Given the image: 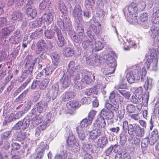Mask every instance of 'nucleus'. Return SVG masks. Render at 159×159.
<instances>
[{
  "label": "nucleus",
  "instance_id": "2eb2a0df",
  "mask_svg": "<svg viewBox=\"0 0 159 159\" xmlns=\"http://www.w3.org/2000/svg\"><path fill=\"white\" fill-rule=\"evenodd\" d=\"M96 129L95 128V129H93L92 131H90L89 132V141H93V140L96 139L100 135L101 130Z\"/></svg>",
  "mask_w": 159,
  "mask_h": 159
},
{
  "label": "nucleus",
  "instance_id": "1a4fd4ad",
  "mask_svg": "<svg viewBox=\"0 0 159 159\" xmlns=\"http://www.w3.org/2000/svg\"><path fill=\"white\" fill-rule=\"evenodd\" d=\"M151 37L154 39L157 37L156 41L159 42V28L156 25H152L150 28L149 32Z\"/></svg>",
  "mask_w": 159,
  "mask_h": 159
},
{
  "label": "nucleus",
  "instance_id": "49530a36",
  "mask_svg": "<svg viewBox=\"0 0 159 159\" xmlns=\"http://www.w3.org/2000/svg\"><path fill=\"white\" fill-rule=\"evenodd\" d=\"M149 139L148 138H145L142 140L141 146L142 148L145 150L148 145Z\"/></svg>",
  "mask_w": 159,
  "mask_h": 159
},
{
  "label": "nucleus",
  "instance_id": "37998d69",
  "mask_svg": "<svg viewBox=\"0 0 159 159\" xmlns=\"http://www.w3.org/2000/svg\"><path fill=\"white\" fill-rule=\"evenodd\" d=\"M55 33L52 30H47L44 32L45 36L48 39H51L54 35Z\"/></svg>",
  "mask_w": 159,
  "mask_h": 159
},
{
  "label": "nucleus",
  "instance_id": "4d7b16f0",
  "mask_svg": "<svg viewBox=\"0 0 159 159\" xmlns=\"http://www.w3.org/2000/svg\"><path fill=\"white\" fill-rule=\"evenodd\" d=\"M76 30L77 33L80 35H83L84 33V30L82 25H77Z\"/></svg>",
  "mask_w": 159,
  "mask_h": 159
},
{
  "label": "nucleus",
  "instance_id": "3c124183",
  "mask_svg": "<svg viewBox=\"0 0 159 159\" xmlns=\"http://www.w3.org/2000/svg\"><path fill=\"white\" fill-rule=\"evenodd\" d=\"M12 131V130L8 131L2 134L1 135L2 139H9Z\"/></svg>",
  "mask_w": 159,
  "mask_h": 159
},
{
  "label": "nucleus",
  "instance_id": "a18cd8bd",
  "mask_svg": "<svg viewBox=\"0 0 159 159\" xmlns=\"http://www.w3.org/2000/svg\"><path fill=\"white\" fill-rule=\"evenodd\" d=\"M43 34V31L39 29L37 30L33 33L31 36L34 39H36L37 37L41 36Z\"/></svg>",
  "mask_w": 159,
  "mask_h": 159
},
{
  "label": "nucleus",
  "instance_id": "a211bd4d",
  "mask_svg": "<svg viewBox=\"0 0 159 159\" xmlns=\"http://www.w3.org/2000/svg\"><path fill=\"white\" fill-rule=\"evenodd\" d=\"M86 37L84 36L81 40L83 42L82 43V46L85 49L93 50V47L91 45V42L90 41L88 40Z\"/></svg>",
  "mask_w": 159,
  "mask_h": 159
},
{
  "label": "nucleus",
  "instance_id": "09e8293b",
  "mask_svg": "<svg viewBox=\"0 0 159 159\" xmlns=\"http://www.w3.org/2000/svg\"><path fill=\"white\" fill-rule=\"evenodd\" d=\"M103 48V45L102 43L99 41L96 42L95 43V47L93 48L95 51H98Z\"/></svg>",
  "mask_w": 159,
  "mask_h": 159
},
{
  "label": "nucleus",
  "instance_id": "473e14b6",
  "mask_svg": "<svg viewBox=\"0 0 159 159\" xmlns=\"http://www.w3.org/2000/svg\"><path fill=\"white\" fill-rule=\"evenodd\" d=\"M82 10L80 7H75L73 11V15L75 17H81Z\"/></svg>",
  "mask_w": 159,
  "mask_h": 159
},
{
  "label": "nucleus",
  "instance_id": "6ab92c4d",
  "mask_svg": "<svg viewBox=\"0 0 159 159\" xmlns=\"http://www.w3.org/2000/svg\"><path fill=\"white\" fill-rule=\"evenodd\" d=\"M26 13L29 16L32 18H34L36 16L37 11L36 9L32 6L26 7Z\"/></svg>",
  "mask_w": 159,
  "mask_h": 159
},
{
  "label": "nucleus",
  "instance_id": "c03bdc74",
  "mask_svg": "<svg viewBox=\"0 0 159 159\" xmlns=\"http://www.w3.org/2000/svg\"><path fill=\"white\" fill-rule=\"evenodd\" d=\"M28 91L25 90L24 92L22 93L15 100L16 102L17 103H22L23 101V99L24 98L26 94Z\"/></svg>",
  "mask_w": 159,
  "mask_h": 159
},
{
  "label": "nucleus",
  "instance_id": "aec40b11",
  "mask_svg": "<svg viewBox=\"0 0 159 159\" xmlns=\"http://www.w3.org/2000/svg\"><path fill=\"white\" fill-rule=\"evenodd\" d=\"M106 63L108 66H113L116 67V63L115 59H114L110 54H108L107 56Z\"/></svg>",
  "mask_w": 159,
  "mask_h": 159
},
{
  "label": "nucleus",
  "instance_id": "6e6552de",
  "mask_svg": "<svg viewBox=\"0 0 159 159\" xmlns=\"http://www.w3.org/2000/svg\"><path fill=\"white\" fill-rule=\"evenodd\" d=\"M123 128L124 132L126 133L128 132L129 135H133L135 132V124H129L128 122L125 120L123 123Z\"/></svg>",
  "mask_w": 159,
  "mask_h": 159
},
{
  "label": "nucleus",
  "instance_id": "69168bd1",
  "mask_svg": "<svg viewBox=\"0 0 159 159\" xmlns=\"http://www.w3.org/2000/svg\"><path fill=\"white\" fill-rule=\"evenodd\" d=\"M86 142H84L83 144L82 149L84 151L87 152L90 150V145L89 144L86 143Z\"/></svg>",
  "mask_w": 159,
  "mask_h": 159
},
{
  "label": "nucleus",
  "instance_id": "c85d7f7f",
  "mask_svg": "<svg viewBox=\"0 0 159 159\" xmlns=\"http://www.w3.org/2000/svg\"><path fill=\"white\" fill-rule=\"evenodd\" d=\"M125 16L128 21L130 23L134 24H138V20L135 14L132 15V16L129 15Z\"/></svg>",
  "mask_w": 159,
  "mask_h": 159
},
{
  "label": "nucleus",
  "instance_id": "f3484780",
  "mask_svg": "<svg viewBox=\"0 0 159 159\" xmlns=\"http://www.w3.org/2000/svg\"><path fill=\"white\" fill-rule=\"evenodd\" d=\"M101 116L105 117L106 119L109 120L114 117L113 111H107L105 109H102L100 113Z\"/></svg>",
  "mask_w": 159,
  "mask_h": 159
},
{
  "label": "nucleus",
  "instance_id": "9b49d317",
  "mask_svg": "<svg viewBox=\"0 0 159 159\" xmlns=\"http://www.w3.org/2000/svg\"><path fill=\"white\" fill-rule=\"evenodd\" d=\"M106 125L105 119L103 116L100 114L99 117L93 123V125L96 129L101 130L102 128H104Z\"/></svg>",
  "mask_w": 159,
  "mask_h": 159
},
{
  "label": "nucleus",
  "instance_id": "5fc2aeb1",
  "mask_svg": "<svg viewBox=\"0 0 159 159\" xmlns=\"http://www.w3.org/2000/svg\"><path fill=\"white\" fill-rule=\"evenodd\" d=\"M149 93L148 92L146 91L142 96L143 102H146L147 103L149 99Z\"/></svg>",
  "mask_w": 159,
  "mask_h": 159
},
{
  "label": "nucleus",
  "instance_id": "a19ab883",
  "mask_svg": "<svg viewBox=\"0 0 159 159\" xmlns=\"http://www.w3.org/2000/svg\"><path fill=\"white\" fill-rule=\"evenodd\" d=\"M53 64L55 66H57L59 63L60 56L58 54L55 53L51 57Z\"/></svg>",
  "mask_w": 159,
  "mask_h": 159
},
{
  "label": "nucleus",
  "instance_id": "2f4dec72",
  "mask_svg": "<svg viewBox=\"0 0 159 159\" xmlns=\"http://www.w3.org/2000/svg\"><path fill=\"white\" fill-rule=\"evenodd\" d=\"M22 16L20 11L14 12L12 15L11 19L13 20L20 21L22 19Z\"/></svg>",
  "mask_w": 159,
  "mask_h": 159
},
{
  "label": "nucleus",
  "instance_id": "338daca9",
  "mask_svg": "<svg viewBox=\"0 0 159 159\" xmlns=\"http://www.w3.org/2000/svg\"><path fill=\"white\" fill-rule=\"evenodd\" d=\"M43 71L44 74H45L46 75L48 76H49V75L52 74V70L50 68H48L47 67V68H44Z\"/></svg>",
  "mask_w": 159,
  "mask_h": 159
},
{
  "label": "nucleus",
  "instance_id": "0eeeda50",
  "mask_svg": "<svg viewBox=\"0 0 159 159\" xmlns=\"http://www.w3.org/2000/svg\"><path fill=\"white\" fill-rule=\"evenodd\" d=\"M138 10L137 4L134 3H131L128 7L125 8L124 12L125 16L129 15L132 16L137 13Z\"/></svg>",
  "mask_w": 159,
  "mask_h": 159
},
{
  "label": "nucleus",
  "instance_id": "4be33fe9",
  "mask_svg": "<svg viewBox=\"0 0 159 159\" xmlns=\"http://www.w3.org/2000/svg\"><path fill=\"white\" fill-rule=\"evenodd\" d=\"M135 129L134 133L137 136L142 137L144 134V129L142 128L139 125L135 124Z\"/></svg>",
  "mask_w": 159,
  "mask_h": 159
},
{
  "label": "nucleus",
  "instance_id": "b1692460",
  "mask_svg": "<svg viewBox=\"0 0 159 159\" xmlns=\"http://www.w3.org/2000/svg\"><path fill=\"white\" fill-rule=\"evenodd\" d=\"M68 75V74H67ZM71 75H66L63 78H62V86L63 88L66 89L68 87L70 83V78Z\"/></svg>",
  "mask_w": 159,
  "mask_h": 159
},
{
  "label": "nucleus",
  "instance_id": "13d9d810",
  "mask_svg": "<svg viewBox=\"0 0 159 159\" xmlns=\"http://www.w3.org/2000/svg\"><path fill=\"white\" fill-rule=\"evenodd\" d=\"M81 102L83 104H89L91 102V98L89 97H84L81 100Z\"/></svg>",
  "mask_w": 159,
  "mask_h": 159
},
{
  "label": "nucleus",
  "instance_id": "393cba45",
  "mask_svg": "<svg viewBox=\"0 0 159 159\" xmlns=\"http://www.w3.org/2000/svg\"><path fill=\"white\" fill-rule=\"evenodd\" d=\"M26 135L24 133H17L13 136V139L15 140L21 141L25 138Z\"/></svg>",
  "mask_w": 159,
  "mask_h": 159
},
{
  "label": "nucleus",
  "instance_id": "864d4df0",
  "mask_svg": "<svg viewBox=\"0 0 159 159\" xmlns=\"http://www.w3.org/2000/svg\"><path fill=\"white\" fill-rule=\"evenodd\" d=\"M148 15L147 13H142L140 17V19L142 22H145L148 20Z\"/></svg>",
  "mask_w": 159,
  "mask_h": 159
},
{
  "label": "nucleus",
  "instance_id": "4468645a",
  "mask_svg": "<svg viewBox=\"0 0 159 159\" xmlns=\"http://www.w3.org/2000/svg\"><path fill=\"white\" fill-rule=\"evenodd\" d=\"M37 48L38 51H36L37 54H39L41 51H45L48 49V46L44 40L41 39L36 44Z\"/></svg>",
  "mask_w": 159,
  "mask_h": 159
},
{
  "label": "nucleus",
  "instance_id": "f03ea898",
  "mask_svg": "<svg viewBox=\"0 0 159 159\" xmlns=\"http://www.w3.org/2000/svg\"><path fill=\"white\" fill-rule=\"evenodd\" d=\"M141 75V69L139 65L135 66L133 71H131L128 73L126 77L128 83L132 84L135 80H138L140 79Z\"/></svg>",
  "mask_w": 159,
  "mask_h": 159
},
{
  "label": "nucleus",
  "instance_id": "72a5a7b5",
  "mask_svg": "<svg viewBox=\"0 0 159 159\" xmlns=\"http://www.w3.org/2000/svg\"><path fill=\"white\" fill-rule=\"evenodd\" d=\"M75 94L74 93L70 91L68 92H66L64 96L63 97L62 100L64 101H67L69 99L74 98Z\"/></svg>",
  "mask_w": 159,
  "mask_h": 159
},
{
  "label": "nucleus",
  "instance_id": "bf43d9fd",
  "mask_svg": "<svg viewBox=\"0 0 159 159\" xmlns=\"http://www.w3.org/2000/svg\"><path fill=\"white\" fill-rule=\"evenodd\" d=\"M48 122H46L43 121L42 124L38 126L39 128L43 131V130H45L48 126L49 125Z\"/></svg>",
  "mask_w": 159,
  "mask_h": 159
},
{
  "label": "nucleus",
  "instance_id": "4c0bfd02",
  "mask_svg": "<svg viewBox=\"0 0 159 159\" xmlns=\"http://www.w3.org/2000/svg\"><path fill=\"white\" fill-rule=\"evenodd\" d=\"M126 111L130 113H134L136 111L135 106L133 104H129L126 107Z\"/></svg>",
  "mask_w": 159,
  "mask_h": 159
},
{
  "label": "nucleus",
  "instance_id": "a878e982",
  "mask_svg": "<svg viewBox=\"0 0 159 159\" xmlns=\"http://www.w3.org/2000/svg\"><path fill=\"white\" fill-rule=\"evenodd\" d=\"M48 148L49 147L47 144L43 142H42L36 149V151H41L44 153L45 150H48Z\"/></svg>",
  "mask_w": 159,
  "mask_h": 159
},
{
  "label": "nucleus",
  "instance_id": "c756f323",
  "mask_svg": "<svg viewBox=\"0 0 159 159\" xmlns=\"http://www.w3.org/2000/svg\"><path fill=\"white\" fill-rule=\"evenodd\" d=\"M105 107L109 111H113L115 112L117 111L118 108L116 105H112L106 101L104 104Z\"/></svg>",
  "mask_w": 159,
  "mask_h": 159
},
{
  "label": "nucleus",
  "instance_id": "20e7f679",
  "mask_svg": "<svg viewBox=\"0 0 159 159\" xmlns=\"http://www.w3.org/2000/svg\"><path fill=\"white\" fill-rule=\"evenodd\" d=\"M65 136V137L67 138L66 139L67 143L69 146L71 147L72 151L75 152H78L80 149V147L78 142L77 141L75 143L73 142L75 139L74 136H73L72 133L69 134L68 132H67Z\"/></svg>",
  "mask_w": 159,
  "mask_h": 159
},
{
  "label": "nucleus",
  "instance_id": "f704fd0d",
  "mask_svg": "<svg viewBox=\"0 0 159 159\" xmlns=\"http://www.w3.org/2000/svg\"><path fill=\"white\" fill-rule=\"evenodd\" d=\"M89 120L87 118H85L83 119L80 122V125L78 127H80L86 130V128L89 125H90L91 123H89Z\"/></svg>",
  "mask_w": 159,
  "mask_h": 159
},
{
  "label": "nucleus",
  "instance_id": "412c9836",
  "mask_svg": "<svg viewBox=\"0 0 159 159\" xmlns=\"http://www.w3.org/2000/svg\"><path fill=\"white\" fill-rule=\"evenodd\" d=\"M108 143L107 138L103 136L99 139L98 142V145L100 148H103Z\"/></svg>",
  "mask_w": 159,
  "mask_h": 159
},
{
  "label": "nucleus",
  "instance_id": "dca6fc26",
  "mask_svg": "<svg viewBox=\"0 0 159 159\" xmlns=\"http://www.w3.org/2000/svg\"><path fill=\"white\" fill-rule=\"evenodd\" d=\"M75 63L74 61H71L69 63L67 71L66 72V74L72 75L74 72L78 70V69L80 68V66L77 65L75 67Z\"/></svg>",
  "mask_w": 159,
  "mask_h": 159
},
{
  "label": "nucleus",
  "instance_id": "0e129e2a",
  "mask_svg": "<svg viewBox=\"0 0 159 159\" xmlns=\"http://www.w3.org/2000/svg\"><path fill=\"white\" fill-rule=\"evenodd\" d=\"M52 115L49 112H48L46 116L45 119L43 121L46 122H48L49 124H50L51 121Z\"/></svg>",
  "mask_w": 159,
  "mask_h": 159
},
{
  "label": "nucleus",
  "instance_id": "6e6d98bb",
  "mask_svg": "<svg viewBox=\"0 0 159 159\" xmlns=\"http://www.w3.org/2000/svg\"><path fill=\"white\" fill-rule=\"evenodd\" d=\"M119 92L123 96L127 98H128L131 95L130 92L126 91V90H119Z\"/></svg>",
  "mask_w": 159,
  "mask_h": 159
},
{
  "label": "nucleus",
  "instance_id": "ddd939ff",
  "mask_svg": "<svg viewBox=\"0 0 159 159\" xmlns=\"http://www.w3.org/2000/svg\"><path fill=\"white\" fill-rule=\"evenodd\" d=\"M14 30V27L13 26L8 25L6 27L2 29L0 32V34L2 36H7L9 35Z\"/></svg>",
  "mask_w": 159,
  "mask_h": 159
},
{
  "label": "nucleus",
  "instance_id": "ea45409f",
  "mask_svg": "<svg viewBox=\"0 0 159 159\" xmlns=\"http://www.w3.org/2000/svg\"><path fill=\"white\" fill-rule=\"evenodd\" d=\"M118 94L114 91L110 93V96H109V98L111 102L112 103L115 104L116 103V96Z\"/></svg>",
  "mask_w": 159,
  "mask_h": 159
},
{
  "label": "nucleus",
  "instance_id": "9d476101",
  "mask_svg": "<svg viewBox=\"0 0 159 159\" xmlns=\"http://www.w3.org/2000/svg\"><path fill=\"white\" fill-rule=\"evenodd\" d=\"M48 105L47 102L44 101H41L36 104L35 107L37 113L41 114L45 112L48 107Z\"/></svg>",
  "mask_w": 159,
  "mask_h": 159
},
{
  "label": "nucleus",
  "instance_id": "7c9ffc66",
  "mask_svg": "<svg viewBox=\"0 0 159 159\" xmlns=\"http://www.w3.org/2000/svg\"><path fill=\"white\" fill-rule=\"evenodd\" d=\"M62 52L64 56L66 57H71L74 53L72 49L68 47L64 48Z\"/></svg>",
  "mask_w": 159,
  "mask_h": 159
},
{
  "label": "nucleus",
  "instance_id": "e433bc0d",
  "mask_svg": "<svg viewBox=\"0 0 159 159\" xmlns=\"http://www.w3.org/2000/svg\"><path fill=\"white\" fill-rule=\"evenodd\" d=\"M67 107L68 108L71 107L72 108L79 107L78 102L76 100L71 101L69 102L66 104Z\"/></svg>",
  "mask_w": 159,
  "mask_h": 159
},
{
  "label": "nucleus",
  "instance_id": "c9c22d12",
  "mask_svg": "<svg viewBox=\"0 0 159 159\" xmlns=\"http://www.w3.org/2000/svg\"><path fill=\"white\" fill-rule=\"evenodd\" d=\"M125 133L122 132L120 134V143L121 145H124L126 143L127 138L125 135Z\"/></svg>",
  "mask_w": 159,
  "mask_h": 159
},
{
  "label": "nucleus",
  "instance_id": "f257e3e1",
  "mask_svg": "<svg viewBox=\"0 0 159 159\" xmlns=\"http://www.w3.org/2000/svg\"><path fill=\"white\" fill-rule=\"evenodd\" d=\"M144 66L143 67L142 69L141 80L142 81L145 80V83L143 85L145 89H151L152 88L153 86L152 80L150 78H148V77L145 76V75L147 73L146 68H150V70H153L151 69V65L149 63V62H145Z\"/></svg>",
  "mask_w": 159,
  "mask_h": 159
},
{
  "label": "nucleus",
  "instance_id": "de8ad7c7",
  "mask_svg": "<svg viewBox=\"0 0 159 159\" xmlns=\"http://www.w3.org/2000/svg\"><path fill=\"white\" fill-rule=\"evenodd\" d=\"M96 113V111L94 110H91L89 114L88 119L89 120V123H92V121Z\"/></svg>",
  "mask_w": 159,
  "mask_h": 159
},
{
  "label": "nucleus",
  "instance_id": "bb28decb",
  "mask_svg": "<svg viewBox=\"0 0 159 159\" xmlns=\"http://www.w3.org/2000/svg\"><path fill=\"white\" fill-rule=\"evenodd\" d=\"M51 4V2L49 0H43L39 4V8L42 10H44L48 8Z\"/></svg>",
  "mask_w": 159,
  "mask_h": 159
},
{
  "label": "nucleus",
  "instance_id": "39448f33",
  "mask_svg": "<svg viewBox=\"0 0 159 159\" xmlns=\"http://www.w3.org/2000/svg\"><path fill=\"white\" fill-rule=\"evenodd\" d=\"M30 120L28 117H25L23 120L19 121L16 123L12 128L14 130H20L24 131L27 129L30 124Z\"/></svg>",
  "mask_w": 159,
  "mask_h": 159
},
{
  "label": "nucleus",
  "instance_id": "423d86ee",
  "mask_svg": "<svg viewBox=\"0 0 159 159\" xmlns=\"http://www.w3.org/2000/svg\"><path fill=\"white\" fill-rule=\"evenodd\" d=\"M119 40L123 44H125L127 46V47H124V49L125 50H129L131 48H135L136 47V43L135 41L132 39H127L126 37H123L119 39Z\"/></svg>",
  "mask_w": 159,
  "mask_h": 159
},
{
  "label": "nucleus",
  "instance_id": "603ef678",
  "mask_svg": "<svg viewBox=\"0 0 159 159\" xmlns=\"http://www.w3.org/2000/svg\"><path fill=\"white\" fill-rule=\"evenodd\" d=\"M146 5V3L145 2L141 1L137 5V7L139 10L142 11L144 9Z\"/></svg>",
  "mask_w": 159,
  "mask_h": 159
},
{
  "label": "nucleus",
  "instance_id": "5701e85b",
  "mask_svg": "<svg viewBox=\"0 0 159 159\" xmlns=\"http://www.w3.org/2000/svg\"><path fill=\"white\" fill-rule=\"evenodd\" d=\"M116 67L113 66H108V67L103 69V73L105 75H109L114 72Z\"/></svg>",
  "mask_w": 159,
  "mask_h": 159
},
{
  "label": "nucleus",
  "instance_id": "7ed1b4c3",
  "mask_svg": "<svg viewBox=\"0 0 159 159\" xmlns=\"http://www.w3.org/2000/svg\"><path fill=\"white\" fill-rule=\"evenodd\" d=\"M147 55L148 59L146 62H149V63L151 64L152 66L151 69L153 70L154 71L157 70L158 59L157 57L156 50L152 49L150 50Z\"/></svg>",
  "mask_w": 159,
  "mask_h": 159
},
{
  "label": "nucleus",
  "instance_id": "052dcab7",
  "mask_svg": "<svg viewBox=\"0 0 159 159\" xmlns=\"http://www.w3.org/2000/svg\"><path fill=\"white\" fill-rule=\"evenodd\" d=\"M115 89H127V84L122 83L118 84L115 87Z\"/></svg>",
  "mask_w": 159,
  "mask_h": 159
},
{
  "label": "nucleus",
  "instance_id": "774afa93",
  "mask_svg": "<svg viewBox=\"0 0 159 159\" xmlns=\"http://www.w3.org/2000/svg\"><path fill=\"white\" fill-rule=\"evenodd\" d=\"M37 152L35 159H42L44 153L41 151H36Z\"/></svg>",
  "mask_w": 159,
  "mask_h": 159
},
{
  "label": "nucleus",
  "instance_id": "79ce46f5",
  "mask_svg": "<svg viewBox=\"0 0 159 159\" xmlns=\"http://www.w3.org/2000/svg\"><path fill=\"white\" fill-rule=\"evenodd\" d=\"M33 57L31 55H28L26 56L25 62V66L28 67L33 62L32 59Z\"/></svg>",
  "mask_w": 159,
  "mask_h": 159
},
{
  "label": "nucleus",
  "instance_id": "8fccbe9b",
  "mask_svg": "<svg viewBox=\"0 0 159 159\" xmlns=\"http://www.w3.org/2000/svg\"><path fill=\"white\" fill-rule=\"evenodd\" d=\"M158 139V135H155L150 138L149 143L151 145H154Z\"/></svg>",
  "mask_w": 159,
  "mask_h": 159
},
{
  "label": "nucleus",
  "instance_id": "f8f14e48",
  "mask_svg": "<svg viewBox=\"0 0 159 159\" xmlns=\"http://www.w3.org/2000/svg\"><path fill=\"white\" fill-rule=\"evenodd\" d=\"M85 130L82 129L80 127L76 128V132L79 139L80 142L83 143L84 142H86L85 134Z\"/></svg>",
  "mask_w": 159,
  "mask_h": 159
},
{
  "label": "nucleus",
  "instance_id": "e2e57ef3",
  "mask_svg": "<svg viewBox=\"0 0 159 159\" xmlns=\"http://www.w3.org/2000/svg\"><path fill=\"white\" fill-rule=\"evenodd\" d=\"M114 148L113 147V146L112 145H111L109 148H107L104 151V153L106 156H108L112 152V151Z\"/></svg>",
  "mask_w": 159,
  "mask_h": 159
},
{
  "label": "nucleus",
  "instance_id": "58836bf2",
  "mask_svg": "<svg viewBox=\"0 0 159 159\" xmlns=\"http://www.w3.org/2000/svg\"><path fill=\"white\" fill-rule=\"evenodd\" d=\"M33 120L36 125H38L42 123L43 120V117L40 115H36L32 119Z\"/></svg>",
  "mask_w": 159,
  "mask_h": 159
},
{
  "label": "nucleus",
  "instance_id": "680f3d73",
  "mask_svg": "<svg viewBox=\"0 0 159 159\" xmlns=\"http://www.w3.org/2000/svg\"><path fill=\"white\" fill-rule=\"evenodd\" d=\"M37 60V59H35L33 61V62L31 64V65H30L29 66V67L28 68V70L27 71H28V72L30 74H31L33 70L34 69V65L35 63L36 62V60Z\"/></svg>",
  "mask_w": 159,
  "mask_h": 159
},
{
  "label": "nucleus",
  "instance_id": "cd10ccee",
  "mask_svg": "<svg viewBox=\"0 0 159 159\" xmlns=\"http://www.w3.org/2000/svg\"><path fill=\"white\" fill-rule=\"evenodd\" d=\"M42 18L45 21L49 24L53 20V13L50 12L47 14H44L42 16Z\"/></svg>",
  "mask_w": 159,
  "mask_h": 159
}]
</instances>
